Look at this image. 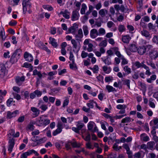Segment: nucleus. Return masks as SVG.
Masks as SVG:
<instances>
[{"label":"nucleus","instance_id":"27","mask_svg":"<svg viewBox=\"0 0 158 158\" xmlns=\"http://www.w3.org/2000/svg\"><path fill=\"white\" fill-rule=\"evenodd\" d=\"M87 9V6L86 5L83 3L82 5V7L81 10V14L83 15L85 14V10Z\"/></svg>","mask_w":158,"mask_h":158},{"label":"nucleus","instance_id":"58","mask_svg":"<svg viewBox=\"0 0 158 158\" xmlns=\"http://www.w3.org/2000/svg\"><path fill=\"white\" fill-rule=\"evenodd\" d=\"M24 119L25 116H23L19 117L17 121L19 123H22L24 121Z\"/></svg>","mask_w":158,"mask_h":158},{"label":"nucleus","instance_id":"62","mask_svg":"<svg viewBox=\"0 0 158 158\" xmlns=\"http://www.w3.org/2000/svg\"><path fill=\"white\" fill-rule=\"evenodd\" d=\"M104 96V94L103 93H101L98 96V98L100 100L102 101L103 99V98Z\"/></svg>","mask_w":158,"mask_h":158},{"label":"nucleus","instance_id":"16","mask_svg":"<svg viewBox=\"0 0 158 158\" xmlns=\"http://www.w3.org/2000/svg\"><path fill=\"white\" fill-rule=\"evenodd\" d=\"M31 110L34 113L33 114L35 117L38 116L40 113V110L36 107H31Z\"/></svg>","mask_w":158,"mask_h":158},{"label":"nucleus","instance_id":"14","mask_svg":"<svg viewBox=\"0 0 158 158\" xmlns=\"http://www.w3.org/2000/svg\"><path fill=\"white\" fill-rule=\"evenodd\" d=\"M137 51L139 54L142 55L146 52V48L144 46H142L138 48Z\"/></svg>","mask_w":158,"mask_h":158},{"label":"nucleus","instance_id":"42","mask_svg":"<svg viewBox=\"0 0 158 158\" xmlns=\"http://www.w3.org/2000/svg\"><path fill=\"white\" fill-rule=\"evenodd\" d=\"M90 102L89 103H87V105L90 108H93L94 106L93 105V102L94 103V102L93 100H90L89 101Z\"/></svg>","mask_w":158,"mask_h":158},{"label":"nucleus","instance_id":"54","mask_svg":"<svg viewBox=\"0 0 158 158\" xmlns=\"http://www.w3.org/2000/svg\"><path fill=\"white\" fill-rule=\"evenodd\" d=\"M112 80V77H106L105 78V81L106 82H108L111 81Z\"/></svg>","mask_w":158,"mask_h":158},{"label":"nucleus","instance_id":"9","mask_svg":"<svg viewBox=\"0 0 158 158\" xmlns=\"http://www.w3.org/2000/svg\"><path fill=\"white\" fill-rule=\"evenodd\" d=\"M24 57L25 59L26 60L30 62L32 61L33 60V58L31 54L28 53L27 52H25L24 54Z\"/></svg>","mask_w":158,"mask_h":158},{"label":"nucleus","instance_id":"47","mask_svg":"<svg viewBox=\"0 0 158 158\" xmlns=\"http://www.w3.org/2000/svg\"><path fill=\"white\" fill-rule=\"evenodd\" d=\"M90 69L93 70V72L94 73H97V72L98 71L99 68L98 65H95L93 68H91Z\"/></svg>","mask_w":158,"mask_h":158},{"label":"nucleus","instance_id":"4","mask_svg":"<svg viewBox=\"0 0 158 158\" xmlns=\"http://www.w3.org/2000/svg\"><path fill=\"white\" fill-rule=\"evenodd\" d=\"M30 0H23V12H26L28 9V12L29 13V10L31 7V3L30 2Z\"/></svg>","mask_w":158,"mask_h":158},{"label":"nucleus","instance_id":"29","mask_svg":"<svg viewBox=\"0 0 158 158\" xmlns=\"http://www.w3.org/2000/svg\"><path fill=\"white\" fill-rule=\"evenodd\" d=\"M103 61L106 64L109 65L111 64V61L108 56H106V59L103 60Z\"/></svg>","mask_w":158,"mask_h":158},{"label":"nucleus","instance_id":"2","mask_svg":"<svg viewBox=\"0 0 158 158\" xmlns=\"http://www.w3.org/2000/svg\"><path fill=\"white\" fill-rule=\"evenodd\" d=\"M21 53L22 51L21 49H18L16 50L11 56L10 62L12 64L16 63L19 58V56Z\"/></svg>","mask_w":158,"mask_h":158},{"label":"nucleus","instance_id":"25","mask_svg":"<svg viewBox=\"0 0 158 158\" xmlns=\"http://www.w3.org/2000/svg\"><path fill=\"white\" fill-rule=\"evenodd\" d=\"M141 34L143 36L146 37H150V34L149 33L145 30H144L141 31Z\"/></svg>","mask_w":158,"mask_h":158},{"label":"nucleus","instance_id":"11","mask_svg":"<svg viewBox=\"0 0 158 158\" xmlns=\"http://www.w3.org/2000/svg\"><path fill=\"white\" fill-rule=\"evenodd\" d=\"M70 12L67 10H65L64 11H61L60 13V14L62 15L64 18L67 19L70 18Z\"/></svg>","mask_w":158,"mask_h":158},{"label":"nucleus","instance_id":"26","mask_svg":"<svg viewBox=\"0 0 158 158\" xmlns=\"http://www.w3.org/2000/svg\"><path fill=\"white\" fill-rule=\"evenodd\" d=\"M106 88L107 89L109 93L111 92L116 91V90L115 89L113 88L112 86L110 85H107L106 86Z\"/></svg>","mask_w":158,"mask_h":158},{"label":"nucleus","instance_id":"24","mask_svg":"<svg viewBox=\"0 0 158 158\" xmlns=\"http://www.w3.org/2000/svg\"><path fill=\"white\" fill-rule=\"evenodd\" d=\"M69 143H70L71 145L73 148H79L81 146L80 143H78L76 141L72 142L70 141H69Z\"/></svg>","mask_w":158,"mask_h":158},{"label":"nucleus","instance_id":"37","mask_svg":"<svg viewBox=\"0 0 158 158\" xmlns=\"http://www.w3.org/2000/svg\"><path fill=\"white\" fill-rule=\"evenodd\" d=\"M7 93L6 90H4L3 91L0 90V99H2L3 98V96H5Z\"/></svg>","mask_w":158,"mask_h":158},{"label":"nucleus","instance_id":"6","mask_svg":"<svg viewBox=\"0 0 158 158\" xmlns=\"http://www.w3.org/2000/svg\"><path fill=\"white\" fill-rule=\"evenodd\" d=\"M32 153L34 154L37 156H38L39 155V154L34 150H31L27 152L23 153L21 156V158H26L27 156L30 155Z\"/></svg>","mask_w":158,"mask_h":158},{"label":"nucleus","instance_id":"18","mask_svg":"<svg viewBox=\"0 0 158 158\" xmlns=\"http://www.w3.org/2000/svg\"><path fill=\"white\" fill-rule=\"evenodd\" d=\"M49 39L50 41L49 43L51 44L54 47L56 48L58 46V44L56 42V40L54 38L50 37Z\"/></svg>","mask_w":158,"mask_h":158},{"label":"nucleus","instance_id":"36","mask_svg":"<svg viewBox=\"0 0 158 158\" xmlns=\"http://www.w3.org/2000/svg\"><path fill=\"white\" fill-rule=\"evenodd\" d=\"M62 128H58L53 133V135L55 136L57 134L60 133L62 131Z\"/></svg>","mask_w":158,"mask_h":158},{"label":"nucleus","instance_id":"52","mask_svg":"<svg viewBox=\"0 0 158 158\" xmlns=\"http://www.w3.org/2000/svg\"><path fill=\"white\" fill-rule=\"evenodd\" d=\"M88 48H87V50L89 52H90L93 50V45L91 43H89L88 45Z\"/></svg>","mask_w":158,"mask_h":158},{"label":"nucleus","instance_id":"43","mask_svg":"<svg viewBox=\"0 0 158 158\" xmlns=\"http://www.w3.org/2000/svg\"><path fill=\"white\" fill-rule=\"evenodd\" d=\"M13 94L14 98H16L18 100H19L21 98L19 94L16 93H13Z\"/></svg>","mask_w":158,"mask_h":158},{"label":"nucleus","instance_id":"40","mask_svg":"<svg viewBox=\"0 0 158 158\" xmlns=\"http://www.w3.org/2000/svg\"><path fill=\"white\" fill-rule=\"evenodd\" d=\"M130 80L126 79L124 81V82H123V84L127 85L128 88L130 89Z\"/></svg>","mask_w":158,"mask_h":158},{"label":"nucleus","instance_id":"28","mask_svg":"<svg viewBox=\"0 0 158 158\" xmlns=\"http://www.w3.org/2000/svg\"><path fill=\"white\" fill-rule=\"evenodd\" d=\"M70 68L71 69H77V68L76 64L75 63V61L73 60L71 63L69 64Z\"/></svg>","mask_w":158,"mask_h":158},{"label":"nucleus","instance_id":"44","mask_svg":"<svg viewBox=\"0 0 158 158\" xmlns=\"http://www.w3.org/2000/svg\"><path fill=\"white\" fill-rule=\"evenodd\" d=\"M116 107L118 109H125L127 107V106L125 105H117Z\"/></svg>","mask_w":158,"mask_h":158},{"label":"nucleus","instance_id":"20","mask_svg":"<svg viewBox=\"0 0 158 158\" xmlns=\"http://www.w3.org/2000/svg\"><path fill=\"white\" fill-rule=\"evenodd\" d=\"M140 139L144 141L147 142L149 140V137L148 136H146L145 133H143L140 135Z\"/></svg>","mask_w":158,"mask_h":158},{"label":"nucleus","instance_id":"38","mask_svg":"<svg viewBox=\"0 0 158 158\" xmlns=\"http://www.w3.org/2000/svg\"><path fill=\"white\" fill-rule=\"evenodd\" d=\"M131 120V118L130 117H127L123 119L122 120V123H126L130 122Z\"/></svg>","mask_w":158,"mask_h":158},{"label":"nucleus","instance_id":"17","mask_svg":"<svg viewBox=\"0 0 158 158\" xmlns=\"http://www.w3.org/2000/svg\"><path fill=\"white\" fill-rule=\"evenodd\" d=\"M131 38L128 35L123 36L122 37L123 42L125 43H128Z\"/></svg>","mask_w":158,"mask_h":158},{"label":"nucleus","instance_id":"45","mask_svg":"<svg viewBox=\"0 0 158 158\" xmlns=\"http://www.w3.org/2000/svg\"><path fill=\"white\" fill-rule=\"evenodd\" d=\"M43 7L44 9H47L49 11H51L53 10L52 7L48 5H44Z\"/></svg>","mask_w":158,"mask_h":158},{"label":"nucleus","instance_id":"12","mask_svg":"<svg viewBox=\"0 0 158 158\" xmlns=\"http://www.w3.org/2000/svg\"><path fill=\"white\" fill-rule=\"evenodd\" d=\"M137 45L134 44H131L129 45V50L132 52H135L138 50Z\"/></svg>","mask_w":158,"mask_h":158},{"label":"nucleus","instance_id":"63","mask_svg":"<svg viewBox=\"0 0 158 158\" xmlns=\"http://www.w3.org/2000/svg\"><path fill=\"white\" fill-rule=\"evenodd\" d=\"M153 139L156 143V146L158 145V137L154 135L153 136Z\"/></svg>","mask_w":158,"mask_h":158},{"label":"nucleus","instance_id":"13","mask_svg":"<svg viewBox=\"0 0 158 158\" xmlns=\"http://www.w3.org/2000/svg\"><path fill=\"white\" fill-rule=\"evenodd\" d=\"M145 153L142 151L136 153L134 155V157L138 158H143L144 157Z\"/></svg>","mask_w":158,"mask_h":158},{"label":"nucleus","instance_id":"7","mask_svg":"<svg viewBox=\"0 0 158 158\" xmlns=\"http://www.w3.org/2000/svg\"><path fill=\"white\" fill-rule=\"evenodd\" d=\"M79 10V9H77L73 11L71 17L72 21L76 20L78 19L79 16V14L78 12Z\"/></svg>","mask_w":158,"mask_h":158},{"label":"nucleus","instance_id":"22","mask_svg":"<svg viewBox=\"0 0 158 158\" xmlns=\"http://www.w3.org/2000/svg\"><path fill=\"white\" fill-rule=\"evenodd\" d=\"M47 140V138L46 137H44L38 140V142L36 143V144H35L34 146H36L37 145L40 144L44 143Z\"/></svg>","mask_w":158,"mask_h":158},{"label":"nucleus","instance_id":"33","mask_svg":"<svg viewBox=\"0 0 158 158\" xmlns=\"http://www.w3.org/2000/svg\"><path fill=\"white\" fill-rule=\"evenodd\" d=\"M118 29L120 32H123L126 30V28L123 25H120L118 27Z\"/></svg>","mask_w":158,"mask_h":158},{"label":"nucleus","instance_id":"3","mask_svg":"<svg viewBox=\"0 0 158 158\" xmlns=\"http://www.w3.org/2000/svg\"><path fill=\"white\" fill-rule=\"evenodd\" d=\"M50 123V120L46 118L40 117L36 119V124L39 126H46L48 124Z\"/></svg>","mask_w":158,"mask_h":158},{"label":"nucleus","instance_id":"31","mask_svg":"<svg viewBox=\"0 0 158 158\" xmlns=\"http://www.w3.org/2000/svg\"><path fill=\"white\" fill-rule=\"evenodd\" d=\"M8 1L10 4L14 6L18 4L19 0H8Z\"/></svg>","mask_w":158,"mask_h":158},{"label":"nucleus","instance_id":"60","mask_svg":"<svg viewBox=\"0 0 158 158\" xmlns=\"http://www.w3.org/2000/svg\"><path fill=\"white\" fill-rule=\"evenodd\" d=\"M44 50L46 51L49 54L51 53V51L45 45H44L42 48Z\"/></svg>","mask_w":158,"mask_h":158},{"label":"nucleus","instance_id":"64","mask_svg":"<svg viewBox=\"0 0 158 158\" xmlns=\"http://www.w3.org/2000/svg\"><path fill=\"white\" fill-rule=\"evenodd\" d=\"M40 108L43 111H44L48 108L47 106L46 105L44 104H42L40 107Z\"/></svg>","mask_w":158,"mask_h":158},{"label":"nucleus","instance_id":"5","mask_svg":"<svg viewBox=\"0 0 158 158\" xmlns=\"http://www.w3.org/2000/svg\"><path fill=\"white\" fill-rule=\"evenodd\" d=\"M150 57L151 59H156L158 57V52L155 49L151 50L149 52Z\"/></svg>","mask_w":158,"mask_h":158},{"label":"nucleus","instance_id":"46","mask_svg":"<svg viewBox=\"0 0 158 158\" xmlns=\"http://www.w3.org/2000/svg\"><path fill=\"white\" fill-rule=\"evenodd\" d=\"M99 35H104L105 34V29L102 28H100L99 30Z\"/></svg>","mask_w":158,"mask_h":158},{"label":"nucleus","instance_id":"30","mask_svg":"<svg viewBox=\"0 0 158 158\" xmlns=\"http://www.w3.org/2000/svg\"><path fill=\"white\" fill-rule=\"evenodd\" d=\"M156 76L155 75H152L150 78L147 79V81L149 83H151L152 81H154L156 79Z\"/></svg>","mask_w":158,"mask_h":158},{"label":"nucleus","instance_id":"39","mask_svg":"<svg viewBox=\"0 0 158 158\" xmlns=\"http://www.w3.org/2000/svg\"><path fill=\"white\" fill-rule=\"evenodd\" d=\"M78 124L77 125V127L78 130L79 131L81 130L83 127L84 126V125L83 123H79L78 122Z\"/></svg>","mask_w":158,"mask_h":158},{"label":"nucleus","instance_id":"56","mask_svg":"<svg viewBox=\"0 0 158 158\" xmlns=\"http://www.w3.org/2000/svg\"><path fill=\"white\" fill-rule=\"evenodd\" d=\"M135 66L137 67V68H139L142 67V62L140 63L139 62L136 61L135 63Z\"/></svg>","mask_w":158,"mask_h":158},{"label":"nucleus","instance_id":"21","mask_svg":"<svg viewBox=\"0 0 158 158\" xmlns=\"http://www.w3.org/2000/svg\"><path fill=\"white\" fill-rule=\"evenodd\" d=\"M108 13V11L105 9H102L99 11V14L102 17H104Z\"/></svg>","mask_w":158,"mask_h":158},{"label":"nucleus","instance_id":"19","mask_svg":"<svg viewBox=\"0 0 158 158\" xmlns=\"http://www.w3.org/2000/svg\"><path fill=\"white\" fill-rule=\"evenodd\" d=\"M71 42L73 45V48L75 49H77V52H78L80 50V46L77 45V43L73 39L71 40Z\"/></svg>","mask_w":158,"mask_h":158},{"label":"nucleus","instance_id":"34","mask_svg":"<svg viewBox=\"0 0 158 158\" xmlns=\"http://www.w3.org/2000/svg\"><path fill=\"white\" fill-rule=\"evenodd\" d=\"M83 29L84 35L85 36L87 35L89 33L87 26L85 25L83 27Z\"/></svg>","mask_w":158,"mask_h":158},{"label":"nucleus","instance_id":"61","mask_svg":"<svg viewBox=\"0 0 158 158\" xmlns=\"http://www.w3.org/2000/svg\"><path fill=\"white\" fill-rule=\"evenodd\" d=\"M114 25V23L111 21H109L107 23V26L109 28H111Z\"/></svg>","mask_w":158,"mask_h":158},{"label":"nucleus","instance_id":"59","mask_svg":"<svg viewBox=\"0 0 158 158\" xmlns=\"http://www.w3.org/2000/svg\"><path fill=\"white\" fill-rule=\"evenodd\" d=\"M13 99L12 98H10L7 101V105L8 106H10V105L11 103L13 101Z\"/></svg>","mask_w":158,"mask_h":158},{"label":"nucleus","instance_id":"51","mask_svg":"<svg viewBox=\"0 0 158 158\" xmlns=\"http://www.w3.org/2000/svg\"><path fill=\"white\" fill-rule=\"evenodd\" d=\"M5 34V32L4 31V29H3V30H1L0 32V36L1 37L3 40H4L6 38V37L4 38L3 36Z\"/></svg>","mask_w":158,"mask_h":158},{"label":"nucleus","instance_id":"8","mask_svg":"<svg viewBox=\"0 0 158 158\" xmlns=\"http://www.w3.org/2000/svg\"><path fill=\"white\" fill-rule=\"evenodd\" d=\"M19 113V111L17 110H15L12 112L8 111L7 112V118H10L12 117H15Z\"/></svg>","mask_w":158,"mask_h":158},{"label":"nucleus","instance_id":"53","mask_svg":"<svg viewBox=\"0 0 158 158\" xmlns=\"http://www.w3.org/2000/svg\"><path fill=\"white\" fill-rule=\"evenodd\" d=\"M152 41L154 43L158 44V36H154L152 39Z\"/></svg>","mask_w":158,"mask_h":158},{"label":"nucleus","instance_id":"35","mask_svg":"<svg viewBox=\"0 0 158 158\" xmlns=\"http://www.w3.org/2000/svg\"><path fill=\"white\" fill-rule=\"evenodd\" d=\"M155 143L153 141H150L148 143L147 146L148 148L152 149L153 148Z\"/></svg>","mask_w":158,"mask_h":158},{"label":"nucleus","instance_id":"1","mask_svg":"<svg viewBox=\"0 0 158 158\" xmlns=\"http://www.w3.org/2000/svg\"><path fill=\"white\" fill-rule=\"evenodd\" d=\"M15 133V131L13 129H11L9 131V133L8 134V137L9 138V145L8 148V151L11 152L13 148L15 145V140L13 138H11L10 135H12L14 136Z\"/></svg>","mask_w":158,"mask_h":158},{"label":"nucleus","instance_id":"10","mask_svg":"<svg viewBox=\"0 0 158 158\" xmlns=\"http://www.w3.org/2000/svg\"><path fill=\"white\" fill-rule=\"evenodd\" d=\"M90 35L91 38H95L96 37V35H99V34L97 30L93 29L91 30Z\"/></svg>","mask_w":158,"mask_h":158},{"label":"nucleus","instance_id":"57","mask_svg":"<svg viewBox=\"0 0 158 158\" xmlns=\"http://www.w3.org/2000/svg\"><path fill=\"white\" fill-rule=\"evenodd\" d=\"M69 54H70V56L69 59L70 60L72 61L73 60L74 61V56L73 55V53L71 51H70L69 52Z\"/></svg>","mask_w":158,"mask_h":158},{"label":"nucleus","instance_id":"41","mask_svg":"<svg viewBox=\"0 0 158 158\" xmlns=\"http://www.w3.org/2000/svg\"><path fill=\"white\" fill-rule=\"evenodd\" d=\"M124 70L128 74H130L131 73V69L128 67V66H125L124 68Z\"/></svg>","mask_w":158,"mask_h":158},{"label":"nucleus","instance_id":"48","mask_svg":"<svg viewBox=\"0 0 158 158\" xmlns=\"http://www.w3.org/2000/svg\"><path fill=\"white\" fill-rule=\"evenodd\" d=\"M107 42L106 40H104L101 42L99 45V46H103L104 47H105L107 45Z\"/></svg>","mask_w":158,"mask_h":158},{"label":"nucleus","instance_id":"49","mask_svg":"<svg viewBox=\"0 0 158 158\" xmlns=\"http://www.w3.org/2000/svg\"><path fill=\"white\" fill-rule=\"evenodd\" d=\"M148 27L150 30L154 29L156 28V26L151 23H150L148 24Z\"/></svg>","mask_w":158,"mask_h":158},{"label":"nucleus","instance_id":"50","mask_svg":"<svg viewBox=\"0 0 158 158\" xmlns=\"http://www.w3.org/2000/svg\"><path fill=\"white\" fill-rule=\"evenodd\" d=\"M76 30V29L74 27L72 26L69 29L68 31L69 33H73L75 32Z\"/></svg>","mask_w":158,"mask_h":158},{"label":"nucleus","instance_id":"15","mask_svg":"<svg viewBox=\"0 0 158 158\" xmlns=\"http://www.w3.org/2000/svg\"><path fill=\"white\" fill-rule=\"evenodd\" d=\"M6 68L3 64H0V74L4 76L5 74Z\"/></svg>","mask_w":158,"mask_h":158},{"label":"nucleus","instance_id":"55","mask_svg":"<svg viewBox=\"0 0 158 158\" xmlns=\"http://www.w3.org/2000/svg\"><path fill=\"white\" fill-rule=\"evenodd\" d=\"M121 59L122 60L121 62V63L122 65H124L128 63V61L124 58L123 56L122 57Z\"/></svg>","mask_w":158,"mask_h":158},{"label":"nucleus","instance_id":"23","mask_svg":"<svg viewBox=\"0 0 158 158\" xmlns=\"http://www.w3.org/2000/svg\"><path fill=\"white\" fill-rule=\"evenodd\" d=\"M25 80L24 77H18L16 78V83L18 85H20L21 84V81H23Z\"/></svg>","mask_w":158,"mask_h":158},{"label":"nucleus","instance_id":"32","mask_svg":"<svg viewBox=\"0 0 158 158\" xmlns=\"http://www.w3.org/2000/svg\"><path fill=\"white\" fill-rule=\"evenodd\" d=\"M94 123L93 122L91 121L89 122L88 125V128L89 130L90 131H91L92 130V129L94 127Z\"/></svg>","mask_w":158,"mask_h":158}]
</instances>
